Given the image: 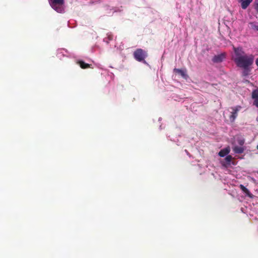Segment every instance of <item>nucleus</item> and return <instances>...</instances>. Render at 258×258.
<instances>
[{
  "label": "nucleus",
  "mask_w": 258,
  "mask_h": 258,
  "mask_svg": "<svg viewBox=\"0 0 258 258\" xmlns=\"http://www.w3.org/2000/svg\"><path fill=\"white\" fill-rule=\"evenodd\" d=\"M234 51L236 57L234 61L238 68L250 67L253 63L254 55H247L241 47H234Z\"/></svg>",
  "instance_id": "f257e3e1"
},
{
  "label": "nucleus",
  "mask_w": 258,
  "mask_h": 258,
  "mask_svg": "<svg viewBox=\"0 0 258 258\" xmlns=\"http://www.w3.org/2000/svg\"><path fill=\"white\" fill-rule=\"evenodd\" d=\"M147 56V52L141 48L136 49L134 52V58L138 61L145 62V59Z\"/></svg>",
  "instance_id": "f03ea898"
},
{
  "label": "nucleus",
  "mask_w": 258,
  "mask_h": 258,
  "mask_svg": "<svg viewBox=\"0 0 258 258\" xmlns=\"http://www.w3.org/2000/svg\"><path fill=\"white\" fill-rule=\"evenodd\" d=\"M50 6L57 12H61L64 0H48Z\"/></svg>",
  "instance_id": "7ed1b4c3"
},
{
  "label": "nucleus",
  "mask_w": 258,
  "mask_h": 258,
  "mask_svg": "<svg viewBox=\"0 0 258 258\" xmlns=\"http://www.w3.org/2000/svg\"><path fill=\"white\" fill-rule=\"evenodd\" d=\"M241 107L240 106H237L234 107H232V111L231 112V114L230 116V119L232 121H234L237 116L238 112L240 110Z\"/></svg>",
  "instance_id": "20e7f679"
},
{
  "label": "nucleus",
  "mask_w": 258,
  "mask_h": 258,
  "mask_svg": "<svg viewBox=\"0 0 258 258\" xmlns=\"http://www.w3.org/2000/svg\"><path fill=\"white\" fill-rule=\"evenodd\" d=\"M225 57V53H222L220 54L215 55L212 58V61L215 63H219L222 62Z\"/></svg>",
  "instance_id": "39448f33"
},
{
  "label": "nucleus",
  "mask_w": 258,
  "mask_h": 258,
  "mask_svg": "<svg viewBox=\"0 0 258 258\" xmlns=\"http://www.w3.org/2000/svg\"><path fill=\"white\" fill-rule=\"evenodd\" d=\"M251 97L253 99V105L258 108V88L252 91Z\"/></svg>",
  "instance_id": "423d86ee"
},
{
  "label": "nucleus",
  "mask_w": 258,
  "mask_h": 258,
  "mask_svg": "<svg viewBox=\"0 0 258 258\" xmlns=\"http://www.w3.org/2000/svg\"><path fill=\"white\" fill-rule=\"evenodd\" d=\"M253 0H238L241 4V8L243 9H246Z\"/></svg>",
  "instance_id": "0eeeda50"
},
{
  "label": "nucleus",
  "mask_w": 258,
  "mask_h": 258,
  "mask_svg": "<svg viewBox=\"0 0 258 258\" xmlns=\"http://www.w3.org/2000/svg\"><path fill=\"white\" fill-rule=\"evenodd\" d=\"M230 151V148L228 147L226 148L221 150V151L219 152L218 154L220 157H223L226 155H228Z\"/></svg>",
  "instance_id": "6e6552de"
},
{
  "label": "nucleus",
  "mask_w": 258,
  "mask_h": 258,
  "mask_svg": "<svg viewBox=\"0 0 258 258\" xmlns=\"http://www.w3.org/2000/svg\"><path fill=\"white\" fill-rule=\"evenodd\" d=\"M239 187L242 190V191L244 193H245L248 197H249L250 198H252V196H253L252 194L243 185L240 184L239 185Z\"/></svg>",
  "instance_id": "1a4fd4ad"
},
{
  "label": "nucleus",
  "mask_w": 258,
  "mask_h": 258,
  "mask_svg": "<svg viewBox=\"0 0 258 258\" xmlns=\"http://www.w3.org/2000/svg\"><path fill=\"white\" fill-rule=\"evenodd\" d=\"M241 68L243 69V71L242 72V76L243 77H246L250 75L251 72L250 67H243Z\"/></svg>",
  "instance_id": "9d476101"
},
{
  "label": "nucleus",
  "mask_w": 258,
  "mask_h": 258,
  "mask_svg": "<svg viewBox=\"0 0 258 258\" xmlns=\"http://www.w3.org/2000/svg\"><path fill=\"white\" fill-rule=\"evenodd\" d=\"M77 63L78 64H79L80 67L83 69L90 68H91V64L87 63L85 62L84 61H83V60L78 61Z\"/></svg>",
  "instance_id": "9b49d317"
},
{
  "label": "nucleus",
  "mask_w": 258,
  "mask_h": 258,
  "mask_svg": "<svg viewBox=\"0 0 258 258\" xmlns=\"http://www.w3.org/2000/svg\"><path fill=\"white\" fill-rule=\"evenodd\" d=\"M233 151H234V152L235 153L241 154L244 152V149L242 147H239L237 146H235L233 147Z\"/></svg>",
  "instance_id": "f8f14e48"
},
{
  "label": "nucleus",
  "mask_w": 258,
  "mask_h": 258,
  "mask_svg": "<svg viewBox=\"0 0 258 258\" xmlns=\"http://www.w3.org/2000/svg\"><path fill=\"white\" fill-rule=\"evenodd\" d=\"M174 72L175 73L180 75L182 77H184L185 75L184 72L180 69H174Z\"/></svg>",
  "instance_id": "ddd939ff"
},
{
  "label": "nucleus",
  "mask_w": 258,
  "mask_h": 258,
  "mask_svg": "<svg viewBox=\"0 0 258 258\" xmlns=\"http://www.w3.org/2000/svg\"><path fill=\"white\" fill-rule=\"evenodd\" d=\"M250 25L251 28L252 29L258 31V23L252 22V23H250Z\"/></svg>",
  "instance_id": "4468645a"
},
{
  "label": "nucleus",
  "mask_w": 258,
  "mask_h": 258,
  "mask_svg": "<svg viewBox=\"0 0 258 258\" xmlns=\"http://www.w3.org/2000/svg\"><path fill=\"white\" fill-rule=\"evenodd\" d=\"M232 159V157L231 155H227L225 160L226 162L228 163H230Z\"/></svg>",
  "instance_id": "2eb2a0df"
},
{
  "label": "nucleus",
  "mask_w": 258,
  "mask_h": 258,
  "mask_svg": "<svg viewBox=\"0 0 258 258\" xmlns=\"http://www.w3.org/2000/svg\"><path fill=\"white\" fill-rule=\"evenodd\" d=\"M254 9L256 12L258 13V0H255V1Z\"/></svg>",
  "instance_id": "dca6fc26"
},
{
  "label": "nucleus",
  "mask_w": 258,
  "mask_h": 258,
  "mask_svg": "<svg viewBox=\"0 0 258 258\" xmlns=\"http://www.w3.org/2000/svg\"><path fill=\"white\" fill-rule=\"evenodd\" d=\"M238 143L240 146H243V145L244 144V140L243 139H240L238 140Z\"/></svg>",
  "instance_id": "f3484780"
}]
</instances>
